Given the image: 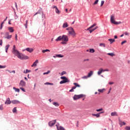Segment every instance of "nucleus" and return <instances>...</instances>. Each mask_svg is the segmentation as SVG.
I'll return each instance as SVG.
<instances>
[{
	"label": "nucleus",
	"mask_w": 130,
	"mask_h": 130,
	"mask_svg": "<svg viewBox=\"0 0 130 130\" xmlns=\"http://www.w3.org/2000/svg\"><path fill=\"white\" fill-rule=\"evenodd\" d=\"M115 16H114V14L112 15L110 17V21L112 24H114V25H119V24H121V22L120 21L119 22L115 21Z\"/></svg>",
	"instance_id": "nucleus-1"
},
{
	"label": "nucleus",
	"mask_w": 130,
	"mask_h": 130,
	"mask_svg": "<svg viewBox=\"0 0 130 130\" xmlns=\"http://www.w3.org/2000/svg\"><path fill=\"white\" fill-rule=\"evenodd\" d=\"M18 58H19V59H21L23 60V59H28L29 57L27 55H25L21 53H19L17 55Z\"/></svg>",
	"instance_id": "nucleus-2"
},
{
	"label": "nucleus",
	"mask_w": 130,
	"mask_h": 130,
	"mask_svg": "<svg viewBox=\"0 0 130 130\" xmlns=\"http://www.w3.org/2000/svg\"><path fill=\"white\" fill-rule=\"evenodd\" d=\"M60 79L61 80H63L59 82V84H65V83H69L70 82V80H69L68 78H67L66 77H64V76L61 77Z\"/></svg>",
	"instance_id": "nucleus-3"
},
{
	"label": "nucleus",
	"mask_w": 130,
	"mask_h": 130,
	"mask_svg": "<svg viewBox=\"0 0 130 130\" xmlns=\"http://www.w3.org/2000/svg\"><path fill=\"white\" fill-rule=\"evenodd\" d=\"M96 23H94L93 25H92L90 27H89V28H88L87 29V30L89 31L90 33H92V32H93V31H95V30H96V29H97V28H98V27H96L94 28H94V27H95V26H96Z\"/></svg>",
	"instance_id": "nucleus-4"
},
{
	"label": "nucleus",
	"mask_w": 130,
	"mask_h": 130,
	"mask_svg": "<svg viewBox=\"0 0 130 130\" xmlns=\"http://www.w3.org/2000/svg\"><path fill=\"white\" fill-rule=\"evenodd\" d=\"M84 96H85V95L82 94L79 95L75 94L73 97V99L74 100H78V99H80V98H83Z\"/></svg>",
	"instance_id": "nucleus-5"
},
{
	"label": "nucleus",
	"mask_w": 130,
	"mask_h": 130,
	"mask_svg": "<svg viewBox=\"0 0 130 130\" xmlns=\"http://www.w3.org/2000/svg\"><path fill=\"white\" fill-rule=\"evenodd\" d=\"M12 52L13 53H14V54H15L16 56L20 53V52H19V51L16 49L15 45L13 46Z\"/></svg>",
	"instance_id": "nucleus-6"
},
{
	"label": "nucleus",
	"mask_w": 130,
	"mask_h": 130,
	"mask_svg": "<svg viewBox=\"0 0 130 130\" xmlns=\"http://www.w3.org/2000/svg\"><path fill=\"white\" fill-rule=\"evenodd\" d=\"M75 86H73L71 90H69V92H74V90L77 88V87H80L81 86L78 84L77 83H74Z\"/></svg>",
	"instance_id": "nucleus-7"
},
{
	"label": "nucleus",
	"mask_w": 130,
	"mask_h": 130,
	"mask_svg": "<svg viewBox=\"0 0 130 130\" xmlns=\"http://www.w3.org/2000/svg\"><path fill=\"white\" fill-rule=\"evenodd\" d=\"M69 34L72 35V36H76V32H75V30H74V28L73 27H72L71 29L69 31Z\"/></svg>",
	"instance_id": "nucleus-8"
},
{
	"label": "nucleus",
	"mask_w": 130,
	"mask_h": 130,
	"mask_svg": "<svg viewBox=\"0 0 130 130\" xmlns=\"http://www.w3.org/2000/svg\"><path fill=\"white\" fill-rule=\"evenodd\" d=\"M56 122V120H54L49 122L48 124L49 126H53V125L55 124Z\"/></svg>",
	"instance_id": "nucleus-9"
},
{
	"label": "nucleus",
	"mask_w": 130,
	"mask_h": 130,
	"mask_svg": "<svg viewBox=\"0 0 130 130\" xmlns=\"http://www.w3.org/2000/svg\"><path fill=\"white\" fill-rule=\"evenodd\" d=\"M62 40L63 41L68 42L69 41V38L67 37V36L63 35L62 36Z\"/></svg>",
	"instance_id": "nucleus-10"
},
{
	"label": "nucleus",
	"mask_w": 130,
	"mask_h": 130,
	"mask_svg": "<svg viewBox=\"0 0 130 130\" xmlns=\"http://www.w3.org/2000/svg\"><path fill=\"white\" fill-rule=\"evenodd\" d=\"M56 126L57 127V130H65L66 129H64V128L63 126H60L59 125V124H56Z\"/></svg>",
	"instance_id": "nucleus-11"
},
{
	"label": "nucleus",
	"mask_w": 130,
	"mask_h": 130,
	"mask_svg": "<svg viewBox=\"0 0 130 130\" xmlns=\"http://www.w3.org/2000/svg\"><path fill=\"white\" fill-rule=\"evenodd\" d=\"M5 35L7 36L5 37L6 39H11V38H12V35H10V33L9 32H6L5 33Z\"/></svg>",
	"instance_id": "nucleus-12"
},
{
	"label": "nucleus",
	"mask_w": 130,
	"mask_h": 130,
	"mask_svg": "<svg viewBox=\"0 0 130 130\" xmlns=\"http://www.w3.org/2000/svg\"><path fill=\"white\" fill-rule=\"evenodd\" d=\"M19 86H21V87H25V86H26V82L23 80H21L19 83Z\"/></svg>",
	"instance_id": "nucleus-13"
},
{
	"label": "nucleus",
	"mask_w": 130,
	"mask_h": 130,
	"mask_svg": "<svg viewBox=\"0 0 130 130\" xmlns=\"http://www.w3.org/2000/svg\"><path fill=\"white\" fill-rule=\"evenodd\" d=\"M53 9H55V11L56 14H57L58 15H59V14H60V11H59V10H58L56 6H53Z\"/></svg>",
	"instance_id": "nucleus-14"
},
{
	"label": "nucleus",
	"mask_w": 130,
	"mask_h": 130,
	"mask_svg": "<svg viewBox=\"0 0 130 130\" xmlns=\"http://www.w3.org/2000/svg\"><path fill=\"white\" fill-rule=\"evenodd\" d=\"M119 124L120 125V126H122V125H125L126 123L119 119Z\"/></svg>",
	"instance_id": "nucleus-15"
},
{
	"label": "nucleus",
	"mask_w": 130,
	"mask_h": 130,
	"mask_svg": "<svg viewBox=\"0 0 130 130\" xmlns=\"http://www.w3.org/2000/svg\"><path fill=\"white\" fill-rule=\"evenodd\" d=\"M11 103H12V102H11L10 98H7V99L6 100L5 103V104H7V105H9V104H11Z\"/></svg>",
	"instance_id": "nucleus-16"
},
{
	"label": "nucleus",
	"mask_w": 130,
	"mask_h": 130,
	"mask_svg": "<svg viewBox=\"0 0 130 130\" xmlns=\"http://www.w3.org/2000/svg\"><path fill=\"white\" fill-rule=\"evenodd\" d=\"M11 103H12V104H19L20 102L18 100H13L11 101Z\"/></svg>",
	"instance_id": "nucleus-17"
},
{
	"label": "nucleus",
	"mask_w": 130,
	"mask_h": 130,
	"mask_svg": "<svg viewBox=\"0 0 130 130\" xmlns=\"http://www.w3.org/2000/svg\"><path fill=\"white\" fill-rule=\"evenodd\" d=\"M25 50H26V51H28V52H30V53H31V52H33V51H34L33 48H26Z\"/></svg>",
	"instance_id": "nucleus-18"
},
{
	"label": "nucleus",
	"mask_w": 130,
	"mask_h": 130,
	"mask_svg": "<svg viewBox=\"0 0 130 130\" xmlns=\"http://www.w3.org/2000/svg\"><path fill=\"white\" fill-rule=\"evenodd\" d=\"M102 73H103V69L100 68L97 74H98V76H100L101 74H102Z\"/></svg>",
	"instance_id": "nucleus-19"
},
{
	"label": "nucleus",
	"mask_w": 130,
	"mask_h": 130,
	"mask_svg": "<svg viewBox=\"0 0 130 130\" xmlns=\"http://www.w3.org/2000/svg\"><path fill=\"white\" fill-rule=\"evenodd\" d=\"M104 112H100V113L99 114H92V116H96V117H100V114H101V113H103Z\"/></svg>",
	"instance_id": "nucleus-20"
},
{
	"label": "nucleus",
	"mask_w": 130,
	"mask_h": 130,
	"mask_svg": "<svg viewBox=\"0 0 130 130\" xmlns=\"http://www.w3.org/2000/svg\"><path fill=\"white\" fill-rule=\"evenodd\" d=\"M39 61L38 60H36L32 64V65H31V67H37V63H38Z\"/></svg>",
	"instance_id": "nucleus-21"
},
{
	"label": "nucleus",
	"mask_w": 130,
	"mask_h": 130,
	"mask_svg": "<svg viewBox=\"0 0 130 130\" xmlns=\"http://www.w3.org/2000/svg\"><path fill=\"white\" fill-rule=\"evenodd\" d=\"M8 30H9V32H10V33H13L14 31V27H9Z\"/></svg>",
	"instance_id": "nucleus-22"
},
{
	"label": "nucleus",
	"mask_w": 130,
	"mask_h": 130,
	"mask_svg": "<svg viewBox=\"0 0 130 130\" xmlns=\"http://www.w3.org/2000/svg\"><path fill=\"white\" fill-rule=\"evenodd\" d=\"M111 116H118V115L117 114V112H113L111 113Z\"/></svg>",
	"instance_id": "nucleus-23"
},
{
	"label": "nucleus",
	"mask_w": 130,
	"mask_h": 130,
	"mask_svg": "<svg viewBox=\"0 0 130 130\" xmlns=\"http://www.w3.org/2000/svg\"><path fill=\"white\" fill-rule=\"evenodd\" d=\"M93 71H90L89 73H88L87 77H88V78H90L91 76L93 75Z\"/></svg>",
	"instance_id": "nucleus-24"
},
{
	"label": "nucleus",
	"mask_w": 130,
	"mask_h": 130,
	"mask_svg": "<svg viewBox=\"0 0 130 130\" xmlns=\"http://www.w3.org/2000/svg\"><path fill=\"white\" fill-rule=\"evenodd\" d=\"M60 40H62V37L59 36L56 40L55 41L58 42L60 41Z\"/></svg>",
	"instance_id": "nucleus-25"
},
{
	"label": "nucleus",
	"mask_w": 130,
	"mask_h": 130,
	"mask_svg": "<svg viewBox=\"0 0 130 130\" xmlns=\"http://www.w3.org/2000/svg\"><path fill=\"white\" fill-rule=\"evenodd\" d=\"M69 27V25L68 24V22H64L62 25V28H67Z\"/></svg>",
	"instance_id": "nucleus-26"
},
{
	"label": "nucleus",
	"mask_w": 130,
	"mask_h": 130,
	"mask_svg": "<svg viewBox=\"0 0 130 130\" xmlns=\"http://www.w3.org/2000/svg\"><path fill=\"white\" fill-rule=\"evenodd\" d=\"M108 41L110 42L111 44H112L113 42H115V40L114 39H110L108 40Z\"/></svg>",
	"instance_id": "nucleus-27"
},
{
	"label": "nucleus",
	"mask_w": 130,
	"mask_h": 130,
	"mask_svg": "<svg viewBox=\"0 0 130 130\" xmlns=\"http://www.w3.org/2000/svg\"><path fill=\"white\" fill-rule=\"evenodd\" d=\"M50 52V50L49 49H46V50H43L42 51V52H43V53H45V52Z\"/></svg>",
	"instance_id": "nucleus-28"
},
{
	"label": "nucleus",
	"mask_w": 130,
	"mask_h": 130,
	"mask_svg": "<svg viewBox=\"0 0 130 130\" xmlns=\"http://www.w3.org/2000/svg\"><path fill=\"white\" fill-rule=\"evenodd\" d=\"M13 89L15 90V92H18V93L20 92V89L19 88H16L15 87H13Z\"/></svg>",
	"instance_id": "nucleus-29"
},
{
	"label": "nucleus",
	"mask_w": 130,
	"mask_h": 130,
	"mask_svg": "<svg viewBox=\"0 0 130 130\" xmlns=\"http://www.w3.org/2000/svg\"><path fill=\"white\" fill-rule=\"evenodd\" d=\"M24 25L25 27V29H27L28 28V20H26L25 23Z\"/></svg>",
	"instance_id": "nucleus-30"
},
{
	"label": "nucleus",
	"mask_w": 130,
	"mask_h": 130,
	"mask_svg": "<svg viewBox=\"0 0 130 130\" xmlns=\"http://www.w3.org/2000/svg\"><path fill=\"white\" fill-rule=\"evenodd\" d=\"M10 47V45H7L6 46V52H8V49H9V48Z\"/></svg>",
	"instance_id": "nucleus-31"
},
{
	"label": "nucleus",
	"mask_w": 130,
	"mask_h": 130,
	"mask_svg": "<svg viewBox=\"0 0 130 130\" xmlns=\"http://www.w3.org/2000/svg\"><path fill=\"white\" fill-rule=\"evenodd\" d=\"M12 111L13 113H17V107L14 108Z\"/></svg>",
	"instance_id": "nucleus-32"
},
{
	"label": "nucleus",
	"mask_w": 130,
	"mask_h": 130,
	"mask_svg": "<svg viewBox=\"0 0 130 130\" xmlns=\"http://www.w3.org/2000/svg\"><path fill=\"white\" fill-rule=\"evenodd\" d=\"M108 55H110V56H115V54L113 53H108Z\"/></svg>",
	"instance_id": "nucleus-33"
},
{
	"label": "nucleus",
	"mask_w": 130,
	"mask_h": 130,
	"mask_svg": "<svg viewBox=\"0 0 130 130\" xmlns=\"http://www.w3.org/2000/svg\"><path fill=\"white\" fill-rule=\"evenodd\" d=\"M89 52L90 53H94V52H95V50H94V49H90Z\"/></svg>",
	"instance_id": "nucleus-34"
},
{
	"label": "nucleus",
	"mask_w": 130,
	"mask_h": 130,
	"mask_svg": "<svg viewBox=\"0 0 130 130\" xmlns=\"http://www.w3.org/2000/svg\"><path fill=\"white\" fill-rule=\"evenodd\" d=\"M53 105H55V106H56V107H58V106H59L58 103L55 102L53 103Z\"/></svg>",
	"instance_id": "nucleus-35"
},
{
	"label": "nucleus",
	"mask_w": 130,
	"mask_h": 130,
	"mask_svg": "<svg viewBox=\"0 0 130 130\" xmlns=\"http://www.w3.org/2000/svg\"><path fill=\"white\" fill-rule=\"evenodd\" d=\"M88 78H89L88 77V76H83L82 77H81V79H83L84 80H87V79H88Z\"/></svg>",
	"instance_id": "nucleus-36"
},
{
	"label": "nucleus",
	"mask_w": 130,
	"mask_h": 130,
	"mask_svg": "<svg viewBox=\"0 0 130 130\" xmlns=\"http://www.w3.org/2000/svg\"><path fill=\"white\" fill-rule=\"evenodd\" d=\"M0 110H4V105H0Z\"/></svg>",
	"instance_id": "nucleus-37"
},
{
	"label": "nucleus",
	"mask_w": 130,
	"mask_h": 130,
	"mask_svg": "<svg viewBox=\"0 0 130 130\" xmlns=\"http://www.w3.org/2000/svg\"><path fill=\"white\" fill-rule=\"evenodd\" d=\"M6 68H7V66H6V65L5 66L0 65V69H6Z\"/></svg>",
	"instance_id": "nucleus-38"
},
{
	"label": "nucleus",
	"mask_w": 130,
	"mask_h": 130,
	"mask_svg": "<svg viewBox=\"0 0 130 130\" xmlns=\"http://www.w3.org/2000/svg\"><path fill=\"white\" fill-rule=\"evenodd\" d=\"M100 46H101V47H105V44L101 43V44H100Z\"/></svg>",
	"instance_id": "nucleus-39"
},
{
	"label": "nucleus",
	"mask_w": 130,
	"mask_h": 130,
	"mask_svg": "<svg viewBox=\"0 0 130 130\" xmlns=\"http://www.w3.org/2000/svg\"><path fill=\"white\" fill-rule=\"evenodd\" d=\"M56 56L57 57H63V56L61 55V54H57Z\"/></svg>",
	"instance_id": "nucleus-40"
},
{
	"label": "nucleus",
	"mask_w": 130,
	"mask_h": 130,
	"mask_svg": "<svg viewBox=\"0 0 130 130\" xmlns=\"http://www.w3.org/2000/svg\"><path fill=\"white\" fill-rule=\"evenodd\" d=\"M99 2V0H95V2L93 3V5H97L98 4Z\"/></svg>",
	"instance_id": "nucleus-41"
},
{
	"label": "nucleus",
	"mask_w": 130,
	"mask_h": 130,
	"mask_svg": "<svg viewBox=\"0 0 130 130\" xmlns=\"http://www.w3.org/2000/svg\"><path fill=\"white\" fill-rule=\"evenodd\" d=\"M103 110V109L101 108V109H96V111H97V112H99L100 111H102Z\"/></svg>",
	"instance_id": "nucleus-42"
},
{
	"label": "nucleus",
	"mask_w": 130,
	"mask_h": 130,
	"mask_svg": "<svg viewBox=\"0 0 130 130\" xmlns=\"http://www.w3.org/2000/svg\"><path fill=\"white\" fill-rule=\"evenodd\" d=\"M44 85H53V83H50L49 82H46V83H44Z\"/></svg>",
	"instance_id": "nucleus-43"
},
{
	"label": "nucleus",
	"mask_w": 130,
	"mask_h": 130,
	"mask_svg": "<svg viewBox=\"0 0 130 130\" xmlns=\"http://www.w3.org/2000/svg\"><path fill=\"white\" fill-rule=\"evenodd\" d=\"M30 72H31V70H29L28 69H26L25 70V74H28V73H30Z\"/></svg>",
	"instance_id": "nucleus-44"
},
{
	"label": "nucleus",
	"mask_w": 130,
	"mask_h": 130,
	"mask_svg": "<svg viewBox=\"0 0 130 130\" xmlns=\"http://www.w3.org/2000/svg\"><path fill=\"white\" fill-rule=\"evenodd\" d=\"M67 74V72L66 71H63L61 73V76H63V75H66Z\"/></svg>",
	"instance_id": "nucleus-45"
},
{
	"label": "nucleus",
	"mask_w": 130,
	"mask_h": 130,
	"mask_svg": "<svg viewBox=\"0 0 130 130\" xmlns=\"http://www.w3.org/2000/svg\"><path fill=\"white\" fill-rule=\"evenodd\" d=\"M49 73H50V71H48L47 72L44 73L43 75H48V74H49Z\"/></svg>",
	"instance_id": "nucleus-46"
},
{
	"label": "nucleus",
	"mask_w": 130,
	"mask_h": 130,
	"mask_svg": "<svg viewBox=\"0 0 130 130\" xmlns=\"http://www.w3.org/2000/svg\"><path fill=\"white\" fill-rule=\"evenodd\" d=\"M104 3H105L104 1H101V7H103V5H104Z\"/></svg>",
	"instance_id": "nucleus-47"
},
{
	"label": "nucleus",
	"mask_w": 130,
	"mask_h": 130,
	"mask_svg": "<svg viewBox=\"0 0 130 130\" xmlns=\"http://www.w3.org/2000/svg\"><path fill=\"white\" fill-rule=\"evenodd\" d=\"M124 34L126 36H129V33H128V32H124Z\"/></svg>",
	"instance_id": "nucleus-48"
},
{
	"label": "nucleus",
	"mask_w": 130,
	"mask_h": 130,
	"mask_svg": "<svg viewBox=\"0 0 130 130\" xmlns=\"http://www.w3.org/2000/svg\"><path fill=\"white\" fill-rule=\"evenodd\" d=\"M124 43H126V41L125 40L121 43V45H123L124 44Z\"/></svg>",
	"instance_id": "nucleus-49"
},
{
	"label": "nucleus",
	"mask_w": 130,
	"mask_h": 130,
	"mask_svg": "<svg viewBox=\"0 0 130 130\" xmlns=\"http://www.w3.org/2000/svg\"><path fill=\"white\" fill-rule=\"evenodd\" d=\"M20 90H21L22 91H23V92H25V89L23 87H20Z\"/></svg>",
	"instance_id": "nucleus-50"
},
{
	"label": "nucleus",
	"mask_w": 130,
	"mask_h": 130,
	"mask_svg": "<svg viewBox=\"0 0 130 130\" xmlns=\"http://www.w3.org/2000/svg\"><path fill=\"white\" fill-rule=\"evenodd\" d=\"M18 18H19V17L18 16V15H17L16 14H15V16H14L15 20H17V19H18Z\"/></svg>",
	"instance_id": "nucleus-51"
},
{
	"label": "nucleus",
	"mask_w": 130,
	"mask_h": 130,
	"mask_svg": "<svg viewBox=\"0 0 130 130\" xmlns=\"http://www.w3.org/2000/svg\"><path fill=\"white\" fill-rule=\"evenodd\" d=\"M125 129L130 130V126H126Z\"/></svg>",
	"instance_id": "nucleus-52"
},
{
	"label": "nucleus",
	"mask_w": 130,
	"mask_h": 130,
	"mask_svg": "<svg viewBox=\"0 0 130 130\" xmlns=\"http://www.w3.org/2000/svg\"><path fill=\"white\" fill-rule=\"evenodd\" d=\"M0 45L1 46L3 45V40H0Z\"/></svg>",
	"instance_id": "nucleus-53"
},
{
	"label": "nucleus",
	"mask_w": 130,
	"mask_h": 130,
	"mask_svg": "<svg viewBox=\"0 0 130 130\" xmlns=\"http://www.w3.org/2000/svg\"><path fill=\"white\" fill-rule=\"evenodd\" d=\"M68 31H70L71 29H72V27H69L66 29Z\"/></svg>",
	"instance_id": "nucleus-54"
},
{
	"label": "nucleus",
	"mask_w": 130,
	"mask_h": 130,
	"mask_svg": "<svg viewBox=\"0 0 130 130\" xmlns=\"http://www.w3.org/2000/svg\"><path fill=\"white\" fill-rule=\"evenodd\" d=\"M103 72H109V70H108V69L103 70Z\"/></svg>",
	"instance_id": "nucleus-55"
},
{
	"label": "nucleus",
	"mask_w": 130,
	"mask_h": 130,
	"mask_svg": "<svg viewBox=\"0 0 130 130\" xmlns=\"http://www.w3.org/2000/svg\"><path fill=\"white\" fill-rule=\"evenodd\" d=\"M99 92H102L104 91V89H98Z\"/></svg>",
	"instance_id": "nucleus-56"
},
{
	"label": "nucleus",
	"mask_w": 130,
	"mask_h": 130,
	"mask_svg": "<svg viewBox=\"0 0 130 130\" xmlns=\"http://www.w3.org/2000/svg\"><path fill=\"white\" fill-rule=\"evenodd\" d=\"M61 43V44H67V42H66V41L62 42Z\"/></svg>",
	"instance_id": "nucleus-57"
},
{
	"label": "nucleus",
	"mask_w": 130,
	"mask_h": 130,
	"mask_svg": "<svg viewBox=\"0 0 130 130\" xmlns=\"http://www.w3.org/2000/svg\"><path fill=\"white\" fill-rule=\"evenodd\" d=\"M109 85H113V84H114V82H110L109 83Z\"/></svg>",
	"instance_id": "nucleus-58"
},
{
	"label": "nucleus",
	"mask_w": 130,
	"mask_h": 130,
	"mask_svg": "<svg viewBox=\"0 0 130 130\" xmlns=\"http://www.w3.org/2000/svg\"><path fill=\"white\" fill-rule=\"evenodd\" d=\"M15 39L16 40H18V36H17V34L15 35Z\"/></svg>",
	"instance_id": "nucleus-59"
},
{
	"label": "nucleus",
	"mask_w": 130,
	"mask_h": 130,
	"mask_svg": "<svg viewBox=\"0 0 130 130\" xmlns=\"http://www.w3.org/2000/svg\"><path fill=\"white\" fill-rule=\"evenodd\" d=\"M38 14H40V12H37L36 14H34V16H36V15H38Z\"/></svg>",
	"instance_id": "nucleus-60"
},
{
	"label": "nucleus",
	"mask_w": 130,
	"mask_h": 130,
	"mask_svg": "<svg viewBox=\"0 0 130 130\" xmlns=\"http://www.w3.org/2000/svg\"><path fill=\"white\" fill-rule=\"evenodd\" d=\"M11 73H13V74H16V71H15V70H13L11 71Z\"/></svg>",
	"instance_id": "nucleus-61"
},
{
	"label": "nucleus",
	"mask_w": 130,
	"mask_h": 130,
	"mask_svg": "<svg viewBox=\"0 0 130 130\" xmlns=\"http://www.w3.org/2000/svg\"><path fill=\"white\" fill-rule=\"evenodd\" d=\"M7 72H8L9 73H10V74H12V71H10V70H7Z\"/></svg>",
	"instance_id": "nucleus-62"
},
{
	"label": "nucleus",
	"mask_w": 130,
	"mask_h": 130,
	"mask_svg": "<svg viewBox=\"0 0 130 130\" xmlns=\"http://www.w3.org/2000/svg\"><path fill=\"white\" fill-rule=\"evenodd\" d=\"M0 29H1V30H2V29H3V24H1Z\"/></svg>",
	"instance_id": "nucleus-63"
},
{
	"label": "nucleus",
	"mask_w": 130,
	"mask_h": 130,
	"mask_svg": "<svg viewBox=\"0 0 130 130\" xmlns=\"http://www.w3.org/2000/svg\"><path fill=\"white\" fill-rule=\"evenodd\" d=\"M8 19V16L6 17V19L4 20V22H6Z\"/></svg>",
	"instance_id": "nucleus-64"
}]
</instances>
